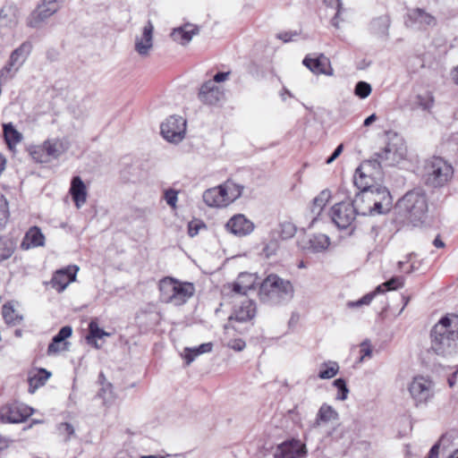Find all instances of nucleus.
<instances>
[{
	"mask_svg": "<svg viewBox=\"0 0 458 458\" xmlns=\"http://www.w3.org/2000/svg\"><path fill=\"white\" fill-rule=\"evenodd\" d=\"M372 88L369 83L366 81H359L355 85L354 94L360 98H366L371 93Z\"/></svg>",
	"mask_w": 458,
	"mask_h": 458,
	"instance_id": "45",
	"label": "nucleus"
},
{
	"mask_svg": "<svg viewBox=\"0 0 458 458\" xmlns=\"http://www.w3.org/2000/svg\"><path fill=\"white\" fill-rule=\"evenodd\" d=\"M45 237L40 229L37 226L31 227L25 234L21 247L23 250H29L44 245Z\"/></svg>",
	"mask_w": 458,
	"mask_h": 458,
	"instance_id": "29",
	"label": "nucleus"
},
{
	"mask_svg": "<svg viewBox=\"0 0 458 458\" xmlns=\"http://www.w3.org/2000/svg\"><path fill=\"white\" fill-rule=\"evenodd\" d=\"M55 143L46 140L42 145L34 146L30 148V155L38 163H47L55 154Z\"/></svg>",
	"mask_w": 458,
	"mask_h": 458,
	"instance_id": "22",
	"label": "nucleus"
},
{
	"mask_svg": "<svg viewBox=\"0 0 458 458\" xmlns=\"http://www.w3.org/2000/svg\"><path fill=\"white\" fill-rule=\"evenodd\" d=\"M59 434L66 436L65 439L68 440L72 437L75 436V428L72 424L64 422L59 424Z\"/></svg>",
	"mask_w": 458,
	"mask_h": 458,
	"instance_id": "50",
	"label": "nucleus"
},
{
	"mask_svg": "<svg viewBox=\"0 0 458 458\" xmlns=\"http://www.w3.org/2000/svg\"><path fill=\"white\" fill-rule=\"evenodd\" d=\"M292 34L290 32H284L278 34V38L282 39L284 42H289L292 40Z\"/></svg>",
	"mask_w": 458,
	"mask_h": 458,
	"instance_id": "62",
	"label": "nucleus"
},
{
	"mask_svg": "<svg viewBox=\"0 0 458 458\" xmlns=\"http://www.w3.org/2000/svg\"><path fill=\"white\" fill-rule=\"evenodd\" d=\"M409 392L416 405L426 403L433 396V383L424 377H415L410 384Z\"/></svg>",
	"mask_w": 458,
	"mask_h": 458,
	"instance_id": "11",
	"label": "nucleus"
},
{
	"mask_svg": "<svg viewBox=\"0 0 458 458\" xmlns=\"http://www.w3.org/2000/svg\"><path fill=\"white\" fill-rule=\"evenodd\" d=\"M158 289L162 302L182 306L195 293V286L190 282H181L174 277H165L159 281Z\"/></svg>",
	"mask_w": 458,
	"mask_h": 458,
	"instance_id": "4",
	"label": "nucleus"
},
{
	"mask_svg": "<svg viewBox=\"0 0 458 458\" xmlns=\"http://www.w3.org/2000/svg\"><path fill=\"white\" fill-rule=\"evenodd\" d=\"M451 76L454 84L458 86V65L452 70Z\"/></svg>",
	"mask_w": 458,
	"mask_h": 458,
	"instance_id": "64",
	"label": "nucleus"
},
{
	"mask_svg": "<svg viewBox=\"0 0 458 458\" xmlns=\"http://www.w3.org/2000/svg\"><path fill=\"white\" fill-rule=\"evenodd\" d=\"M339 194L345 195V198L352 201L360 216L375 215L372 207L374 206L373 196L368 189L355 192L354 199H352L351 191L342 184L339 188Z\"/></svg>",
	"mask_w": 458,
	"mask_h": 458,
	"instance_id": "8",
	"label": "nucleus"
},
{
	"mask_svg": "<svg viewBox=\"0 0 458 458\" xmlns=\"http://www.w3.org/2000/svg\"><path fill=\"white\" fill-rule=\"evenodd\" d=\"M440 445L439 443H436L429 450L427 458H438Z\"/></svg>",
	"mask_w": 458,
	"mask_h": 458,
	"instance_id": "58",
	"label": "nucleus"
},
{
	"mask_svg": "<svg viewBox=\"0 0 458 458\" xmlns=\"http://www.w3.org/2000/svg\"><path fill=\"white\" fill-rule=\"evenodd\" d=\"M310 244L314 251L319 252L327 248L329 238L325 234L315 235L310 240Z\"/></svg>",
	"mask_w": 458,
	"mask_h": 458,
	"instance_id": "41",
	"label": "nucleus"
},
{
	"mask_svg": "<svg viewBox=\"0 0 458 458\" xmlns=\"http://www.w3.org/2000/svg\"><path fill=\"white\" fill-rule=\"evenodd\" d=\"M223 187L227 189V196L231 195L232 193H236L239 191V197L242 195V191L243 190V187L238 184H235L231 182H225Z\"/></svg>",
	"mask_w": 458,
	"mask_h": 458,
	"instance_id": "51",
	"label": "nucleus"
},
{
	"mask_svg": "<svg viewBox=\"0 0 458 458\" xmlns=\"http://www.w3.org/2000/svg\"><path fill=\"white\" fill-rule=\"evenodd\" d=\"M72 329L69 326H65L59 330V344L72 335Z\"/></svg>",
	"mask_w": 458,
	"mask_h": 458,
	"instance_id": "53",
	"label": "nucleus"
},
{
	"mask_svg": "<svg viewBox=\"0 0 458 458\" xmlns=\"http://www.w3.org/2000/svg\"><path fill=\"white\" fill-rule=\"evenodd\" d=\"M331 198V192L328 190L322 191L316 198L313 199L311 211L312 213L319 214L323 208L327 205Z\"/></svg>",
	"mask_w": 458,
	"mask_h": 458,
	"instance_id": "38",
	"label": "nucleus"
},
{
	"mask_svg": "<svg viewBox=\"0 0 458 458\" xmlns=\"http://www.w3.org/2000/svg\"><path fill=\"white\" fill-rule=\"evenodd\" d=\"M245 277H250V276L248 274H243V273L240 274V276L238 277V281L234 282L233 284V293L242 294V295H245V294H247L248 291L252 288L251 284L249 285L242 284V282Z\"/></svg>",
	"mask_w": 458,
	"mask_h": 458,
	"instance_id": "44",
	"label": "nucleus"
},
{
	"mask_svg": "<svg viewBox=\"0 0 458 458\" xmlns=\"http://www.w3.org/2000/svg\"><path fill=\"white\" fill-rule=\"evenodd\" d=\"M164 198L166 203L173 208L176 207L178 199V191L174 189H168L164 193Z\"/></svg>",
	"mask_w": 458,
	"mask_h": 458,
	"instance_id": "49",
	"label": "nucleus"
},
{
	"mask_svg": "<svg viewBox=\"0 0 458 458\" xmlns=\"http://www.w3.org/2000/svg\"><path fill=\"white\" fill-rule=\"evenodd\" d=\"M323 1L327 6L335 8L336 10L335 16L331 20V24L335 28H339V16L341 14L342 11L344 10L342 0H323Z\"/></svg>",
	"mask_w": 458,
	"mask_h": 458,
	"instance_id": "42",
	"label": "nucleus"
},
{
	"mask_svg": "<svg viewBox=\"0 0 458 458\" xmlns=\"http://www.w3.org/2000/svg\"><path fill=\"white\" fill-rule=\"evenodd\" d=\"M3 130L5 141L10 148H13L21 141L22 134L18 131L12 123H4Z\"/></svg>",
	"mask_w": 458,
	"mask_h": 458,
	"instance_id": "35",
	"label": "nucleus"
},
{
	"mask_svg": "<svg viewBox=\"0 0 458 458\" xmlns=\"http://www.w3.org/2000/svg\"><path fill=\"white\" fill-rule=\"evenodd\" d=\"M425 171L426 182L433 187L444 186L454 174L453 166L440 157H433L428 160Z\"/></svg>",
	"mask_w": 458,
	"mask_h": 458,
	"instance_id": "6",
	"label": "nucleus"
},
{
	"mask_svg": "<svg viewBox=\"0 0 458 458\" xmlns=\"http://www.w3.org/2000/svg\"><path fill=\"white\" fill-rule=\"evenodd\" d=\"M306 446L300 440L291 439L278 445L275 450V458H300L306 454Z\"/></svg>",
	"mask_w": 458,
	"mask_h": 458,
	"instance_id": "15",
	"label": "nucleus"
},
{
	"mask_svg": "<svg viewBox=\"0 0 458 458\" xmlns=\"http://www.w3.org/2000/svg\"><path fill=\"white\" fill-rule=\"evenodd\" d=\"M415 105L424 111L429 110L434 105V97L430 92L424 95H418L416 97Z\"/></svg>",
	"mask_w": 458,
	"mask_h": 458,
	"instance_id": "43",
	"label": "nucleus"
},
{
	"mask_svg": "<svg viewBox=\"0 0 458 458\" xmlns=\"http://www.w3.org/2000/svg\"><path fill=\"white\" fill-rule=\"evenodd\" d=\"M373 196L374 213L375 215H381L387 213L392 207V197L387 188L377 184L371 189H368Z\"/></svg>",
	"mask_w": 458,
	"mask_h": 458,
	"instance_id": "14",
	"label": "nucleus"
},
{
	"mask_svg": "<svg viewBox=\"0 0 458 458\" xmlns=\"http://www.w3.org/2000/svg\"><path fill=\"white\" fill-rule=\"evenodd\" d=\"M377 293H378L376 292V290H375L372 293L365 294L362 298H360V300H358L356 301H349L347 303V306L350 308H354V307H360L362 305H369Z\"/></svg>",
	"mask_w": 458,
	"mask_h": 458,
	"instance_id": "48",
	"label": "nucleus"
},
{
	"mask_svg": "<svg viewBox=\"0 0 458 458\" xmlns=\"http://www.w3.org/2000/svg\"><path fill=\"white\" fill-rule=\"evenodd\" d=\"M239 198V191L227 196V189L219 185L203 193V200L209 207H225Z\"/></svg>",
	"mask_w": 458,
	"mask_h": 458,
	"instance_id": "12",
	"label": "nucleus"
},
{
	"mask_svg": "<svg viewBox=\"0 0 458 458\" xmlns=\"http://www.w3.org/2000/svg\"><path fill=\"white\" fill-rule=\"evenodd\" d=\"M430 350L440 356H451L458 352V316L443 317L430 331Z\"/></svg>",
	"mask_w": 458,
	"mask_h": 458,
	"instance_id": "1",
	"label": "nucleus"
},
{
	"mask_svg": "<svg viewBox=\"0 0 458 458\" xmlns=\"http://www.w3.org/2000/svg\"><path fill=\"white\" fill-rule=\"evenodd\" d=\"M161 134L169 142L182 141L186 132V120L179 115H172L161 124Z\"/></svg>",
	"mask_w": 458,
	"mask_h": 458,
	"instance_id": "9",
	"label": "nucleus"
},
{
	"mask_svg": "<svg viewBox=\"0 0 458 458\" xmlns=\"http://www.w3.org/2000/svg\"><path fill=\"white\" fill-rule=\"evenodd\" d=\"M32 409L28 405L14 402L3 406L0 410L1 420L8 423H21L25 421L31 414Z\"/></svg>",
	"mask_w": 458,
	"mask_h": 458,
	"instance_id": "10",
	"label": "nucleus"
},
{
	"mask_svg": "<svg viewBox=\"0 0 458 458\" xmlns=\"http://www.w3.org/2000/svg\"><path fill=\"white\" fill-rule=\"evenodd\" d=\"M302 64L315 74H333V68L331 67L330 61L323 54L314 58L307 55L303 59Z\"/></svg>",
	"mask_w": 458,
	"mask_h": 458,
	"instance_id": "20",
	"label": "nucleus"
},
{
	"mask_svg": "<svg viewBox=\"0 0 458 458\" xmlns=\"http://www.w3.org/2000/svg\"><path fill=\"white\" fill-rule=\"evenodd\" d=\"M2 314L7 324L17 325L23 319L22 316L19 315L10 303L3 305Z\"/></svg>",
	"mask_w": 458,
	"mask_h": 458,
	"instance_id": "36",
	"label": "nucleus"
},
{
	"mask_svg": "<svg viewBox=\"0 0 458 458\" xmlns=\"http://www.w3.org/2000/svg\"><path fill=\"white\" fill-rule=\"evenodd\" d=\"M51 372L45 369H32L28 373L29 392L33 394L36 390L44 386L51 377Z\"/></svg>",
	"mask_w": 458,
	"mask_h": 458,
	"instance_id": "26",
	"label": "nucleus"
},
{
	"mask_svg": "<svg viewBox=\"0 0 458 458\" xmlns=\"http://www.w3.org/2000/svg\"><path fill=\"white\" fill-rule=\"evenodd\" d=\"M225 226L230 233L240 237L246 236L254 230V224L242 214L231 217Z\"/></svg>",
	"mask_w": 458,
	"mask_h": 458,
	"instance_id": "19",
	"label": "nucleus"
},
{
	"mask_svg": "<svg viewBox=\"0 0 458 458\" xmlns=\"http://www.w3.org/2000/svg\"><path fill=\"white\" fill-rule=\"evenodd\" d=\"M57 0H45L29 17L28 25L37 28L41 25L48 17L57 12Z\"/></svg>",
	"mask_w": 458,
	"mask_h": 458,
	"instance_id": "16",
	"label": "nucleus"
},
{
	"mask_svg": "<svg viewBox=\"0 0 458 458\" xmlns=\"http://www.w3.org/2000/svg\"><path fill=\"white\" fill-rule=\"evenodd\" d=\"M199 28L192 24H185L183 26L173 30L171 36L175 41H179L182 45L188 44L194 35L199 34Z\"/></svg>",
	"mask_w": 458,
	"mask_h": 458,
	"instance_id": "27",
	"label": "nucleus"
},
{
	"mask_svg": "<svg viewBox=\"0 0 458 458\" xmlns=\"http://www.w3.org/2000/svg\"><path fill=\"white\" fill-rule=\"evenodd\" d=\"M343 148H344L343 144H340L339 146H337L336 148L332 153V155L327 159L326 163L328 165L333 163L341 155Z\"/></svg>",
	"mask_w": 458,
	"mask_h": 458,
	"instance_id": "55",
	"label": "nucleus"
},
{
	"mask_svg": "<svg viewBox=\"0 0 458 458\" xmlns=\"http://www.w3.org/2000/svg\"><path fill=\"white\" fill-rule=\"evenodd\" d=\"M377 120V115L375 114H372L371 115L368 116L363 123L364 126H369L372 123H374Z\"/></svg>",
	"mask_w": 458,
	"mask_h": 458,
	"instance_id": "63",
	"label": "nucleus"
},
{
	"mask_svg": "<svg viewBox=\"0 0 458 458\" xmlns=\"http://www.w3.org/2000/svg\"><path fill=\"white\" fill-rule=\"evenodd\" d=\"M199 226H200L199 225H193L192 223H190L189 226H188L189 227L188 232H189L190 236H191V237L195 236L199 233Z\"/></svg>",
	"mask_w": 458,
	"mask_h": 458,
	"instance_id": "60",
	"label": "nucleus"
},
{
	"mask_svg": "<svg viewBox=\"0 0 458 458\" xmlns=\"http://www.w3.org/2000/svg\"><path fill=\"white\" fill-rule=\"evenodd\" d=\"M18 22V9L13 4H7L0 10V27L12 28Z\"/></svg>",
	"mask_w": 458,
	"mask_h": 458,
	"instance_id": "31",
	"label": "nucleus"
},
{
	"mask_svg": "<svg viewBox=\"0 0 458 458\" xmlns=\"http://www.w3.org/2000/svg\"><path fill=\"white\" fill-rule=\"evenodd\" d=\"M80 270L77 265H69L59 268V293L64 292L71 283L76 281Z\"/></svg>",
	"mask_w": 458,
	"mask_h": 458,
	"instance_id": "28",
	"label": "nucleus"
},
{
	"mask_svg": "<svg viewBox=\"0 0 458 458\" xmlns=\"http://www.w3.org/2000/svg\"><path fill=\"white\" fill-rule=\"evenodd\" d=\"M294 295L293 284L276 274L268 275L260 284L259 298L262 303L276 306L289 302Z\"/></svg>",
	"mask_w": 458,
	"mask_h": 458,
	"instance_id": "2",
	"label": "nucleus"
},
{
	"mask_svg": "<svg viewBox=\"0 0 458 458\" xmlns=\"http://www.w3.org/2000/svg\"><path fill=\"white\" fill-rule=\"evenodd\" d=\"M360 346H361L360 352L362 353L361 357H360V360H362L366 357L370 358L372 355V349L370 347L369 341L368 340L363 341L361 343Z\"/></svg>",
	"mask_w": 458,
	"mask_h": 458,
	"instance_id": "52",
	"label": "nucleus"
},
{
	"mask_svg": "<svg viewBox=\"0 0 458 458\" xmlns=\"http://www.w3.org/2000/svg\"><path fill=\"white\" fill-rule=\"evenodd\" d=\"M395 208L413 226H418L427 216L428 199L425 191L417 188L406 192L397 201Z\"/></svg>",
	"mask_w": 458,
	"mask_h": 458,
	"instance_id": "3",
	"label": "nucleus"
},
{
	"mask_svg": "<svg viewBox=\"0 0 458 458\" xmlns=\"http://www.w3.org/2000/svg\"><path fill=\"white\" fill-rule=\"evenodd\" d=\"M334 386L338 389L339 394L336 396V399L344 401L347 398V394L349 393V389L346 386V382L343 378H337L334 381Z\"/></svg>",
	"mask_w": 458,
	"mask_h": 458,
	"instance_id": "47",
	"label": "nucleus"
},
{
	"mask_svg": "<svg viewBox=\"0 0 458 458\" xmlns=\"http://www.w3.org/2000/svg\"><path fill=\"white\" fill-rule=\"evenodd\" d=\"M112 386L111 384H108L106 387L103 386L100 391L98 392V396L100 397V398H103L105 401L106 400V395H108L109 397L112 396Z\"/></svg>",
	"mask_w": 458,
	"mask_h": 458,
	"instance_id": "56",
	"label": "nucleus"
},
{
	"mask_svg": "<svg viewBox=\"0 0 458 458\" xmlns=\"http://www.w3.org/2000/svg\"><path fill=\"white\" fill-rule=\"evenodd\" d=\"M108 335L109 334L100 328L96 321H91L89 325V335L86 336V341L89 345L99 349L100 345L98 344L97 339H101Z\"/></svg>",
	"mask_w": 458,
	"mask_h": 458,
	"instance_id": "32",
	"label": "nucleus"
},
{
	"mask_svg": "<svg viewBox=\"0 0 458 458\" xmlns=\"http://www.w3.org/2000/svg\"><path fill=\"white\" fill-rule=\"evenodd\" d=\"M198 98L205 105L216 106L224 99L225 92L212 81H208L201 85Z\"/></svg>",
	"mask_w": 458,
	"mask_h": 458,
	"instance_id": "17",
	"label": "nucleus"
},
{
	"mask_svg": "<svg viewBox=\"0 0 458 458\" xmlns=\"http://www.w3.org/2000/svg\"><path fill=\"white\" fill-rule=\"evenodd\" d=\"M389 27L390 19L387 15L377 17L370 22L371 31L377 36H386Z\"/></svg>",
	"mask_w": 458,
	"mask_h": 458,
	"instance_id": "33",
	"label": "nucleus"
},
{
	"mask_svg": "<svg viewBox=\"0 0 458 458\" xmlns=\"http://www.w3.org/2000/svg\"><path fill=\"white\" fill-rule=\"evenodd\" d=\"M408 20L412 24H418L420 28L433 27L437 25V19L422 8H414L408 13Z\"/></svg>",
	"mask_w": 458,
	"mask_h": 458,
	"instance_id": "24",
	"label": "nucleus"
},
{
	"mask_svg": "<svg viewBox=\"0 0 458 458\" xmlns=\"http://www.w3.org/2000/svg\"><path fill=\"white\" fill-rule=\"evenodd\" d=\"M44 284H51L53 288L57 287V270L53 272L51 280L49 282H44Z\"/></svg>",
	"mask_w": 458,
	"mask_h": 458,
	"instance_id": "61",
	"label": "nucleus"
},
{
	"mask_svg": "<svg viewBox=\"0 0 458 458\" xmlns=\"http://www.w3.org/2000/svg\"><path fill=\"white\" fill-rule=\"evenodd\" d=\"M6 217L7 202L5 199H3V204H0V231L4 226ZM15 249L16 245L12 240L0 237V262L10 259Z\"/></svg>",
	"mask_w": 458,
	"mask_h": 458,
	"instance_id": "18",
	"label": "nucleus"
},
{
	"mask_svg": "<svg viewBox=\"0 0 458 458\" xmlns=\"http://www.w3.org/2000/svg\"><path fill=\"white\" fill-rule=\"evenodd\" d=\"M280 236L283 239H289L294 236L296 233L295 225L291 222H284L280 225Z\"/></svg>",
	"mask_w": 458,
	"mask_h": 458,
	"instance_id": "46",
	"label": "nucleus"
},
{
	"mask_svg": "<svg viewBox=\"0 0 458 458\" xmlns=\"http://www.w3.org/2000/svg\"><path fill=\"white\" fill-rule=\"evenodd\" d=\"M404 279L402 276H394L390 280L378 285L376 288V292L381 293L386 291L396 290L403 286Z\"/></svg>",
	"mask_w": 458,
	"mask_h": 458,
	"instance_id": "40",
	"label": "nucleus"
},
{
	"mask_svg": "<svg viewBox=\"0 0 458 458\" xmlns=\"http://www.w3.org/2000/svg\"><path fill=\"white\" fill-rule=\"evenodd\" d=\"M256 303L252 300L246 299L242 301L241 305L234 307L229 320L246 322L252 319L256 316Z\"/></svg>",
	"mask_w": 458,
	"mask_h": 458,
	"instance_id": "21",
	"label": "nucleus"
},
{
	"mask_svg": "<svg viewBox=\"0 0 458 458\" xmlns=\"http://www.w3.org/2000/svg\"><path fill=\"white\" fill-rule=\"evenodd\" d=\"M370 181L372 180L361 172L360 167L356 169L353 178V187H356L359 191L364 189H371L374 185L370 183Z\"/></svg>",
	"mask_w": 458,
	"mask_h": 458,
	"instance_id": "37",
	"label": "nucleus"
},
{
	"mask_svg": "<svg viewBox=\"0 0 458 458\" xmlns=\"http://www.w3.org/2000/svg\"><path fill=\"white\" fill-rule=\"evenodd\" d=\"M154 27L150 21L143 28L142 36L137 38L135 41V50L140 55H148L149 49L152 47V35Z\"/></svg>",
	"mask_w": 458,
	"mask_h": 458,
	"instance_id": "25",
	"label": "nucleus"
},
{
	"mask_svg": "<svg viewBox=\"0 0 458 458\" xmlns=\"http://www.w3.org/2000/svg\"><path fill=\"white\" fill-rule=\"evenodd\" d=\"M387 142L384 148L375 153L376 158L371 164L385 166H394L406 158L407 147L404 140L395 132H387Z\"/></svg>",
	"mask_w": 458,
	"mask_h": 458,
	"instance_id": "5",
	"label": "nucleus"
},
{
	"mask_svg": "<svg viewBox=\"0 0 458 458\" xmlns=\"http://www.w3.org/2000/svg\"><path fill=\"white\" fill-rule=\"evenodd\" d=\"M229 346H230L232 349H233V350H235V351L240 352V351H242V350L245 348L246 344H245V342H244L243 340H242V339H235V340L232 341V342L229 344Z\"/></svg>",
	"mask_w": 458,
	"mask_h": 458,
	"instance_id": "54",
	"label": "nucleus"
},
{
	"mask_svg": "<svg viewBox=\"0 0 458 458\" xmlns=\"http://www.w3.org/2000/svg\"><path fill=\"white\" fill-rule=\"evenodd\" d=\"M343 196L344 199L331 208L330 216L339 229H347L352 227L359 213L352 201Z\"/></svg>",
	"mask_w": 458,
	"mask_h": 458,
	"instance_id": "7",
	"label": "nucleus"
},
{
	"mask_svg": "<svg viewBox=\"0 0 458 458\" xmlns=\"http://www.w3.org/2000/svg\"><path fill=\"white\" fill-rule=\"evenodd\" d=\"M339 371V366L335 361L324 362L318 373L321 379H329L334 377Z\"/></svg>",
	"mask_w": 458,
	"mask_h": 458,
	"instance_id": "39",
	"label": "nucleus"
},
{
	"mask_svg": "<svg viewBox=\"0 0 458 458\" xmlns=\"http://www.w3.org/2000/svg\"><path fill=\"white\" fill-rule=\"evenodd\" d=\"M213 344L211 343L201 344L198 347L185 348L183 358L187 365H190L197 356L212 351Z\"/></svg>",
	"mask_w": 458,
	"mask_h": 458,
	"instance_id": "34",
	"label": "nucleus"
},
{
	"mask_svg": "<svg viewBox=\"0 0 458 458\" xmlns=\"http://www.w3.org/2000/svg\"><path fill=\"white\" fill-rule=\"evenodd\" d=\"M57 352V335H54L52 341L48 346L47 352L49 354L55 353Z\"/></svg>",
	"mask_w": 458,
	"mask_h": 458,
	"instance_id": "59",
	"label": "nucleus"
},
{
	"mask_svg": "<svg viewBox=\"0 0 458 458\" xmlns=\"http://www.w3.org/2000/svg\"><path fill=\"white\" fill-rule=\"evenodd\" d=\"M338 412L329 404L323 403L317 414L316 420L312 424V428H318L322 423L338 420Z\"/></svg>",
	"mask_w": 458,
	"mask_h": 458,
	"instance_id": "30",
	"label": "nucleus"
},
{
	"mask_svg": "<svg viewBox=\"0 0 458 458\" xmlns=\"http://www.w3.org/2000/svg\"><path fill=\"white\" fill-rule=\"evenodd\" d=\"M31 47L30 42H23L18 48L13 50L8 64L1 70V78L7 77V74L12 71L16 72L26 61L31 51Z\"/></svg>",
	"mask_w": 458,
	"mask_h": 458,
	"instance_id": "13",
	"label": "nucleus"
},
{
	"mask_svg": "<svg viewBox=\"0 0 458 458\" xmlns=\"http://www.w3.org/2000/svg\"><path fill=\"white\" fill-rule=\"evenodd\" d=\"M69 192L77 208H81L87 201L88 191L80 176H74L71 182Z\"/></svg>",
	"mask_w": 458,
	"mask_h": 458,
	"instance_id": "23",
	"label": "nucleus"
},
{
	"mask_svg": "<svg viewBox=\"0 0 458 458\" xmlns=\"http://www.w3.org/2000/svg\"><path fill=\"white\" fill-rule=\"evenodd\" d=\"M230 75V72H217L214 75V78H213V82L216 84V82L219 83V82H223L225 81V80L228 79Z\"/></svg>",
	"mask_w": 458,
	"mask_h": 458,
	"instance_id": "57",
	"label": "nucleus"
}]
</instances>
